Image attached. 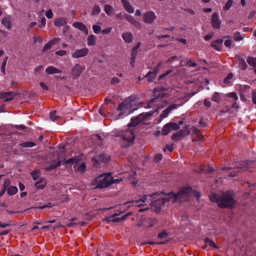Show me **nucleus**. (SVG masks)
<instances>
[{"label": "nucleus", "instance_id": "obj_1", "mask_svg": "<svg viewBox=\"0 0 256 256\" xmlns=\"http://www.w3.org/2000/svg\"><path fill=\"white\" fill-rule=\"evenodd\" d=\"M210 200L217 204L220 208H231L234 206L236 202L234 199V194L230 191H227L221 195L212 194L210 196Z\"/></svg>", "mask_w": 256, "mask_h": 256}, {"label": "nucleus", "instance_id": "obj_2", "mask_svg": "<svg viewBox=\"0 0 256 256\" xmlns=\"http://www.w3.org/2000/svg\"><path fill=\"white\" fill-rule=\"evenodd\" d=\"M132 102L133 99L130 96L120 104L115 112V114L118 113V116L114 117L115 120H119L120 118H123L124 116L128 115L132 112L128 109L132 106Z\"/></svg>", "mask_w": 256, "mask_h": 256}, {"label": "nucleus", "instance_id": "obj_3", "mask_svg": "<svg viewBox=\"0 0 256 256\" xmlns=\"http://www.w3.org/2000/svg\"><path fill=\"white\" fill-rule=\"evenodd\" d=\"M113 136L116 138L117 140L120 141L122 146L125 148L129 146L134 139V135L132 130L120 132L118 135L113 134Z\"/></svg>", "mask_w": 256, "mask_h": 256}, {"label": "nucleus", "instance_id": "obj_4", "mask_svg": "<svg viewBox=\"0 0 256 256\" xmlns=\"http://www.w3.org/2000/svg\"><path fill=\"white\" fill-rule=\"evenodd\" d=\"M192 194V188H190L186 187L182 188L177 193H169L172 196L170 198L172 202H183L187 200Z\"/></svg>", "mask_w": 256, "mask_h": 256}, {"label": "nucleus", "instance_id": "obj_5", "mask_svg": "<svg viewBox=\"0 0 256 256\" xmlns=\"http://www.w3.org/2000/svg\"><path fill=\"white\" fill-rule=\"evenodd\" d=\"M112 183V175L111 173L103 174L97 177L92 184L96 185V188H104L108 187Z\"/></svg>", "mask_w": 256, "mask_h": 256}, {"label": "nucleus", "instance_id": "obj_6", "mask_svg": "<svg viewBox=\"0 0 256 256\" xmlns=\"http://www.w3.org/2000/svg\"><path fill=\"white\" fill-rule=\"evenodd\" d=\"M152 194L154 196L150 198L152 200H150V204L158 210L160 209L166 202L170 201V198L172 196V194H165L164 196L158 198L156 197V196H159V194Z\"/></svg>", "mask_w": 256, "mask_h": 256}, {"label": "nucleus", "instance_id": "obj_7", "mask_svg": "<svg viewBox=\"0 0 256 256\" xmlns=\"http://www.w3.org/2000/svg\"><path fill=\"white\" fill-rule=\"evenodd\" d=\"M82 156L73 158L68 160H64V164H71L74 165V170L76 172H84L86 170V164L82 160Z\"/></svg>", "mask_w": 256, "mask_h": 256}, {"label": "nucleus", "instance_id": "obj_8", "mask_svg": "<svg viewBox=\"0 0 256 256\" xmlns=\"http://www.w3.org/2000/svg\"><path fill=\"white\" fill-rule=\"evenodd\" d=\"M160 98L158 97H156L150 100V102L148 104V108H153V105H154L156 108V110L154 111H150L146 113H142L140 114V115L142 116V120H144L148 117L152 116L155 112H157L158 109L162 108L163 107L162 106H160Z\"/></svg>", "mask_w": 256, "mask_h": 256}, {"label": "nucleus", "instance_id": "obj_9", "mask_svg": "<svg viewBox=\"0 0 256 256\" xmlns=\"http://www.w3.org/2000/svg\"><path fill=\"white\" fill-rule=\"evenodd\" d=\"M154 196V195L153 194H146L143 196L138 200L130 201L126 203V204H131L132 206L136 207L146 206L148 204L150 203V200H152L150 198H152Z\"/></svg>", "mask_w": 256, "mask_h": 256}, {"label": "nucleus", "instance_id": "obj_10", "mask_svg": "<svg viewBox=\"0 0 256 256\" xmlns=\"http://www.w3.org/2000/svg\"><path fill=\"white\" fill-rule=\"evenodd\" d=\"M112 105V100L111 98H106L104 100V104L102 106L100 110V114L104 116H108L110 114L108 110H110Z\"/></svg>", "mask_w": 256, "mask_h": 256}, {"label": "nucleus", "instance_id": "obj_11", "mask_svg": "<svg viewBox=\"0 0 256 256\" xmlns=\"http://www.w3.org/2000/svg\"><path fill=\"white\" fill-rule=\"evenodd\" d=\"M180 126L178 124L170 122L165 124L162 130V134L164 136L168 134L172 130H178Z\"/></svg>", "mask_w": 256, "mask_h": 256}, {"label": "nucleus", "instance_id": "obj_12", "mask_svg": "<svg viewBox=\"0 0 256 256\" xmlns=\"http://www.w3.org/2000/svg\"><path fill=\"white\" fill-rule=\"evenodd\" d=\"M157 16L153 11L146 12L143 14V21L145 24H152L156 19Z\"/></svg>", "mask_w": 256, "mask_h": 256}, {"label": "nucleus", "instance_id": "obj_13", "mask_svg": "<svg viewBox=\"0 0 256 256\" xmlns=\"http://www.w3.org/2000/svg\"><path fill=\"white\" fill-rule=\"evenodd\" d=\"M254 166V162L246 160L243 162H240L236 164V166L234 167H232L231 168H240L242 170H246L248 168L252 167Z\"/></svg>", "mask_w": 256, "mask_h": 256}, {"label": "nucleus", "instance_id": "obj_14", "mask_svg": "<svg viewBox=\"0 0 256 256\" xmlns=\"http://www.w3.org/2000/svg\"><path fill=\"white\" fill-rule=\"evenodd\" d=\"M84 70V68L80 64H75L72 70V74L73 78H78Z\"/></svg>", "mask_w": 256, "mask_h": 256}, {"label": "nucleus", "instance_id": "obj_15", "mask_svg": "<svg viewBox=\"0 0 256 256\" xmlns=\"http://www.w3.org/2000/svg\"><path fill=\"white\" fill-rule=\"evenodd\" d=\"M110 158V156L105 154L98 155L93 158V161L96 165H100L102 162H106Z\"/></svg>", "mask_w": 256, "mask_h": 256}, {"label": "nucleus", "instance_id": "obj_16", "mask_svg": "<svg viewBox=\"0 0 256 256\" xmlns=\"http://www.w3.org/2000/svg\"><path fill=\"white\" fill-rule=\"evenodd\" d=\"M148 222L145 218H140L136 224V226L138 228H146L152 226V224H150L148 226L146 224Z\"/></svg>", "mask_w": 256, "mask_h": 256}, {"label": "nucleus", "instance_id": "obj_17", "mask_svg": "<svg viewBox=\"0 0 256 256\" xmlns=\"http://www.w3.org/2000/svg\"><path fill=\"white\" fill-rule=\"evenodd\" d=\"M212 24L214 28L218 29L220 26V21L218 20V14L214 12L212 16Z\"/></svg>", "mask_w": 256, "mask_h": 256}, {"label": "nucleus", "instance_id": "obj_18", "mask_svg": "<svg viewBox=\"0 0 256 256\" xmlns=\"http://www.w3.org/2000/svg\"><path fill=\"white\" fill-rule=\"evenodd\" d=\"M88 50L87 48H84L75 50L72 54V57L74 58H78L86 56L88 53Z\"/></svg>", "mask_w": 256, "mask_h": 256}, {"label": "nucleus", "instance_id": "obj_19", "mask_svg": "<svg viewBox=\"0 0 256 256\" xmlns=\"http://www.w3.org/2000/svg\"><path fill=\"white\" fill-rule=\"evenodd\" d=\"M124 18L132 24L136 26L138 29L141 28L140 24L136 20L133 16L128 14H124Z\"/></svg>", "mask_w": 256, "mask_h": 256}, {"label": "nucleus", "instance_id": "obj_20", "mask_svg": "<svg viewBox=\"0 0 256 256\" xmlns=\"http://www.w3.org/2000/svg\"><path fill=\"white\" fill-rule=\"evenodd\" d=\"M142 115L139 114L138 116L133 117L131 118V121L128 124V126L130 128L132 126H136L138 125L142 120Z\"/></svg>", "mask_w": 256, "mask_h": 256}, {"label": "nucleus", "instance_id": "obj_21", "mask_svg": "<svg viewBox=\"0 0 256 256\" xmlns=\"http://www.w3.org/2000/svg\"><path fill=\"white\" fill-rule=\"evenodd\" d=\"M178 106V105L176 104H172L168 108L163 110L162 114H160L161 118H164L167 117L170 112L172 110L176 108Z\"/></svg>", "mask_w": 256, "mask_h": 256}, {"label": "nucleus", "instance_id": "obj_22", "mask_svg": "<svg viewBox=\"0 0 256 256\" xmlns=\"http://www.w3.org/2000/svg\"><path fill=\"white\" fill-rule=\"evenodd\" d=\"M16 96L14 92H2L0 94V98L4 99L5 101H9L12 100Z\"/></svg>", "mask_w": 256, "mask_h": 256}, {"label": "nucleus", "instance_id": "obj_23", "mask_svg": "<svg viewBox=\"0 0 256 256\" xmlns=\"http://www.w3.org/2000/svg\"><path fill=\"white\" fill-rule=\"evenodd\" d=\"M121 2L125 10L129 13L132 14L134 12V8L130 4L127 0H121Z\"/></svg>", "mask_w": 256, "mask_h": 256}, {"label": "nucleus", "instance_id": "obj_24", "mask_svg": "<svg viewBox=\"0 0 256 256\" xmlns=\"http://www.w3.org/2000/svg\"><path fill=\"white\" fill-rule=\"evenodd\" d=\"M73 26L76 28H77L81 31L84 32L87 35L88 34V28L84 24L80 22H75L74 23Z\"/></svg>", "mask_w": 256, "mask_h": 256}, {"label": "nucleus", "instance_id": "obj_25", "mask_svg": "<svg viewBox=\"0 0 256 256\" xmlns=\"http://www.w3.org/2000/svg\"><path fill=\"white\" fill-rule=\"evenodd\" d=\"M223 40L221 39H218L211 44V46L218 51H220L222 48Z\"/></svg>", "mask_w": 256, "mask_h": 256}, {"label": "nucleus", "instance_id": "obj_26", "mask_svg": "<svg viewBox=\"0 0 256 256\" xmlns=\"http://www.w3.org/2000/svg\"><path fill=\"white\" fill-rule=\"evenodd\" d=\"M46 184V182L44 178H40L38 181L36 182L34 186L38 189L42 190L43 189Z\"/></svg>", "mask_w": 256, "mask_h": 256}, {"label": "nucleus", "instance_id": "obj_27", "mask_svg": "<svg viewBox=\"0 0 256 256\" xmlns=\"http://www.w3.org/2000/svg\"><path fill=\"white\" fill-rule=\"evenodd\" d=\"M60 42V38H55L46 44L43 48L42 51L44 52L50 49L52 46Z\"/></svg>", "mask_w": 256, "mask_h": 256}, {"label": "nucleus", "instance_id": "obj_28", "mask_svg": "<svg viewBox=\"0 0 256 256\" xmlns=\"http://www.w3.org/2000/svg\"><path fill=\"white\" fill-rule=\"evenodd\" d=\"M124 40L127 43L132 42L133 40L132 34L130 32H126L122 34V35Z\"/></svg>", "mask_w": 256, "mask_h": 256}, {"label": "nucleus", "instance_id": "obj_29", "mask_svg": "<svg viewBox=\"0 0 256 256\" xmlns=\"http://www.w3.org/2000/svg\"><path fill=\"white\" fill-rule=\"evenodd\" d=\"M68 22V20L65 18H60L56 19L54 22V26H60L64 25Z\"/></svg>", "mask_w": 256, "mask_h": 256}, {"label": "nucleus", "instance_id": "obj_30", "mask_svg": "<svg viewBox=\"0 0 256 256\" xmlns=\"http://www.w3.org/2000/svg\"><path fill=\"white\" fill-rule=\"evenodd\" d=\"M46 72L48 74H60L61 70L52 66H48L46 69Z\"/></svg>", "mask_w": 256, "mask_h": 256}, {"label": "nucleus", "instance_id": "obj_31", "mask_svg": "<svg viewBox=\"0 0 256 256\" xmlns=\"http://www.w3.org/2000/svg\"><path fill=\"white\" fill-rule=\"evenodd\" d=\"M62 160V159L58 156L56 161L55 162V160H54L52 162L50 167L49 168H47L46 170H52V169L60 166Z\"/></svg>", "mask_w": 256, "mask_h": 256}, {"label": "nucleus", "instance_id": "obj_32", "mask_svg": "<svg viewBox=\"0 0 256 256\" xmlns=\"http://www.w3.org/2000/svg\"><path fill=\"white\" fill-rule=\"evenodd\" d=\"M132 212H128L123 216L120 218H114V216L117 215L116 214H113V222H119L124 220H126L132 214Z\"/></svg>", "mask_w": 256, "mask_h": 256}, {"label": "nucleus", "instance_id": "obj_33", "mask_svg": "<svg viewBox=\"0 0 256 256\" xmlns=\"http://www.w3.org/2000/svg\"><path fill=\"white\" fill-rule=\"evenodd\" d=\"M156 76V72H149L144 77L147 78L148 82L150 83L154 81Z\"/></svg>", "mask_w": 256, "mask_h": 256}, {"label": "nucleus", "instance_id": "obj_34", "mask_svg": "<svg viewBox=\"0 0 256 256\" xmlns=\"http://www.w3.org/2000/svg\"><path fill=\"white\" fill-rule=\"evenodd\" d=\"M87 40L88 46H94L96 44V38L94 35L92 34L88 37Z\"/></svg>", "mask_w": 256, "mask_h": 256}, {"label": "nucleus", "instance_id": "obj_35", "mask_svg": "<svg viewBox=\"0 0 256 256\" xmlns=\"http://www.w3.org/2000/svg\"><path fill=\"white\" fill-rule=\"evenodd\" d=\"M2 24L8 29H10L11 27L10 18V16H6L2 20Z\"/></svg>", "mask_w": 256, "mask_h": 256}, {"label": "nucleus", "instance_id": "obj_36", "mask_svg": "<svg viewBox=\"0 0 256 256\" xmlns=\"http://www.w3.org/2000/svg\"><path fill=\"white\" fill-rule=\"evenodd\" d=\"M184 138L180 131H178L172 134V139L175 141H179Z\"/></svg>", "mask_w": 256, "mask_h": 256}, {"label": "nucleus", "instance_id": "obj_37", "mask_svg": "<svg viewBox=\"0 0 256 256\" xmlns=\"http://www.w3.org/2000/svg\"><path fill=\"white\" fill-rule=\"evenodd\" d=\"M18 192V188L14 186H10L7 189V192L10 195H14Z\"/></svg>", "mask_w": 256, "mask_h": 256}, {"label": "nucleus", "instance_id": "obj_38", "mask_svg": "<svg viewBox=\"0 0 256 256\" xmlns=\"http://www.w3.org/2000/svg\"><path fill=\"white\" fill-rule=\"evenodd\" d=\"M238 66L242 70H245L248 66L246 62L242 58H239Z\"/></svg>", "mask_w": 256, "mask_h": 256}, {"label": "nucleus", "instance_id": "obj_39", "mask_svg": "<svg viewBox=\"0 0 256 256\" xmlns=\"http://www.w3.org/2000/svg\"><path fill=\"white\" fill-rule=\"evenodd\" d=\"M204 242L206 244L208 245L209 246H210L211 247H212V248H218V246L215 244L214 242L208 238H206L204 239Z\"/></svg>", "mask_w": 256, "mask_h": 256}, {"label": "nucleus", "instance_id": "obj_40", "mask_svg": "<svg viewBox=\"0 0 256 256\" xmlns=\"http://www.w3.org/2000/svg\"><path fill=\"white\" fill-rule=\"evenodd\" d=\"M247 62L252 66H256V58L248 57L247 58Z\"/></svg>", "mask_w": 256, "mask_h": 256}, {"label": "nucleus", "instance_id": "obj_41", "mask_svg": "<svg viewBox=\"0 0 256 256\" xmlns=\"http://www.w3.org/2000/svg\"><path fill=\"white\" fill-rule=\"evenodd\" d=\"M221 98L220 96V94L218 92H216L214 95L212 96V100L214 102H220V101Z\"/></svg>", "mask_w": 256, "mask_h": 256}, {"label": "nucleus", "instance_id": "obj_42", "mask_svg": "<svg viewBox=\"0 0 256 256\" xmlns=\"http://www.w3.org/2000/svg\"><path fill=\"white\" fill-rule=\"evenodd\" d=\"M100 8L98 5H94L93 7L92 14L93 16L98 15L100 12Z\"/></svg>", "mask_w": 256, "mask_h": 256}, {"label": "nucleus", "instance_id": "obj_43", "mask_svg": "<svg viewBox=\"0 0 256 256\" xmlns=\"http://www.w3.org/2000/svg\"><path fill=\"white\" fill-rule=\"evenodd\" d=\"M180 131L182 134L183 135L184 138L186 136H188L190 134V128L188 126H186L184 128L180 130Z\"/></svg>", "mask_w": 256, "mask_h": 256}, {"label": "nucleus", "instance_id": "obj_44", "mask_svg": "<svg viewBox=\"0 0 256 256\" xmlns=\"http://www.w3.org/2000/svg\"><path fill=\"white\" fill-rule=\"evenodd\" d=\"M187 60V63L186 65L190 67H194L197 66V64L194 62V60H192L191 58H186Z\"/></svg>", "mask_w": 256, "mask_h": 256}, {"label": "nucleus", "instance_id": "obj_45", "mask_svg": "<svg viewBox=\"0 0 256 256\" xmlns=\"http://www.w3.org/2000/svg\"><path fill=\"white\" fill-rule=\"evenodd\" d=\"M8 59V56L5 57L3 59V62H2V67H1V71L3 74H5V68H6V64Z\"/></svg>", "mask_w": 256, "mask_h": 256}, {"label": "nucleus", "instance_id": "obj_46", "mask_svg": "<svg viewBox=\"0 0 256 256\" xmlns=\"http://www.w3.org/2000/svg\"><path fill=\"white\" fill-rule=\"evenodd\" d=\"M40 172L39 170H34L31 173V175L32 177L34 180H36L38 179L40 176Z\"/></svg>", "mask_w": 256, "mask_h": 256}, {"label": "nucleus", "instance_id": "obj_47", "mask_svg": "<svg viewBox=\"0 0 256 256\" xmlns=\"http://www.w3.org/2000/svg\"><path fill=\"white\" fill-rule=\"evenodd\" d=\"M22 147L32 148L36 146V144L32 142H25L22 144Z\"/></svg>", "mask_w": 256, "mask_h": 256}, {"label": "nucleus", "instance_id": "obj_48", "mask_svg": "<svg viewBox=\"0 0 256 256\" xmlns=\"http://www.w3.org/2000/svg\"><path fill=\"white\" fill-rule=\"evenodd\" d=\"M104 10L108 15H111L112 14V8L110 5L106 4L104 6Z\"/></svg>", "mask_w": 256, "mask_h": 256}, {"label": "nucleus", "instance_id": "obj_49", "mask_svg": "<svg viewBox=\"0 0 256 256\" xmlns=\"http://www.w3.org/2000/svg\"><path fill=\"white\" fill-rule=\"evenodd\" d=\"M233 2V0H228V2L226 4L225 6H224V8L226 10H228L232 6Z\"/></svg>", "mask_w": 256, "mask_h": 256}, {"label": "nucleus", "instance_id": "obj_50", "mask_svg": "<svg viewBox=\"0 0 256 256\" xmlns=\"http://www.w3.org/2000/svg\"><path fill=\"white\" fill-rule=\"evenodd\" d=\"M234 38L235 40L236 41H240L242 40L243 38L241 36L240 32H236L234 33Z\"/></svg>", "mask_w": 256, "mask_h": 256}, {"label": "nucleus", "instance_id": "obj_51", "mask_svg": "<svg viewBox=\"0 0 256 256\" xmlns=\"http://www.w3.org/2000/svg\"><path fill=\"white\" fill-rule=\"evenodd\" d=\"M168 235V234L166 230H163L161 232L158 234V237L159 238L162 239L166 238Z\"/></svg>", "mask_w": 256, "mask_h": 256}, {"label": "nucleus", "instance_id": "obj_52", "mask_svg": "<svg viewBox=\"0 0 256 256\" xmlns=\"http://www.w3.org/2000/svg\"><path fill=\"white\" fill-rule=\"evenodd\" d=\"M92 29L95 34H98L100 32L101 27L100 26L94 24L92 26Z\"/></svg>", "mask_w": 256, "mask_h": 256}, {"label": "nucleus", "instance_id": "obj_53", "mask_svg": "<svg viewBox=\"0 0 256 256\" xmlns=\"http://www.w3.org/2000/svg\"><path fill=\"white\" fill-rule=\"evenodd\" d=\"M252 102L256 104V88L253 90L252 92Z\"/></svg>", "mask_w": 256, "mask_h": 256}, {"label": "nucleus", "instance_id": "obj_54", "mask_svg": "<svg viewBox=\"0 0 256 256\" xmlns=\"http://www.w3.org/2000/svg\"><path fill=\"white\" fill-rule=\"evenodd\" d=\"M233 76V74L232 73H230L226 78H225L224 80V82L226 84L230 83V80L232 79Z\"/></svg>", "mask_w": 256, "mask_h": 256}, {"label": "nucleus", "instance_id": "obj_55", "mask_svg": "<svg viewBox=\"0 0 256 256\" xmlns=\"http://www.w3.org/2000/svg\"><path fill=\"white\" fill-rule=\"evenodd\" d=\"M50 120H52V121H54L58 118V116L56 115V111L52 112L50 114Z\"/></svg>", "mask_w": 256, "mask_h": 256}, {"label": "nucleus", "instance_id": "obj_56", "mask_svg": "<svg viewBox=\"0 0 256 256\" xmlns=\"http://www.w3.org/2000/svg\"><path fill=\"white\" fill-rule=\"evenodd\" d=\"M168 150L170 152H171L174 150L173 144H166L165 148H164V151H166V150Z\"/></svg>", "mask_w": 256, "mask_h": 256}, {"label": "nucleus", "instance_id": "obj_57", "mask_svg": "<svg viewBox=\"0 0 256 256\" xmlns=\"http://www.w3.org/2000/svg\"><path fill=\"white\" fill-rule=\"evenodd\" d=\"M162 158V155L160 154H157L154 156V160L156 162L160 161Z\"/></svg>", "mask_w": 256, "mask_h": 256}, {"label": "nucleus", "instance_id": "obj_58", "mask_svg": "<svg viewBox=\"0 0 256 256\" xmlns=\"http://www.w3.org/2000/svg\"><path fill=\"white\" fill-rule=\"evenodd\" d=\"M162 64V62H160L154 68L153 72H156V74H157V73L158 72L160 66Z\"/></svg>", "mask_w": 256, "mask_h": 256}, {"label": "nucleus", "instance_id": "obj_59", "mask_svg": "<svg viewBox=\"0 0 256 256\" xmlns=\"http://www.w3.org/2000/svg\"><path fill=\"white\" fill-rule=\"evenodd\" d=\"M228 96L230 98H233L234 100H238V97L235 92H230L228 94Z\"/></svg>", "mask_w": 256, "mask_h": 256}, {"label": "nucleus", "instance_id": "obj_60", "mask_svg": "<svg viewBox=\"0 0 256 256\" xmlns=\"http://www.w3.org/2000/svg\"><path fill=\"white\" fill-rule=\"evenodd\" d=\"M46 16L48 18H52L53 16V13L51 10H49L46 12Z\"/></svg>", "mask_w": 256, "mask_h": 256}, {"label": "nucleus", "instance_id": "obj_61", "mask_svg": "<svg viewBox=\"0 0 256 256\" xmlns=\"http://www.w3.org/2000/svg\"><path fill=\"white\" fill-rule=\"evenodd\" d=\"M138 48V46L132 49V50L131 53V56H132V58H136V55L137 54Z\"/></svg>", "mask_w": 256, "mask_h": 256}, {"label": "nucleus", "instance_id": "obj_62", "mask_svg": "<svg viewBox=\"0 0 256 256\" xmlns=\"http://www.w3.org/2000/svg\"><path fill=\"white\" fill-rule=\"evenodd\" d=\"M224 44L226 46L230 48L232 44V40L230 39L227 40H225Z\"/></svg>", "mask_w": 256, "mask_h": 256}, {"label": "nucleus", "instance_id": "obj_63", "mask_svg": "<svg viewBox=\"0 0 256 256\" xmlns=\"http://www.w3.org/2000/svg\"><path fill=\"white\" fill-rule=\"evenodd\" d=\"M46 20L44 18H41L40 22V24H39V27L42 28L44 26L46 25Z\"/></svg>", "mask_w": 256, "mask_h": 256}, {"label": "nucleus", "instance_id": "obj_64", "mask_svg": "<svg viewBox=\"0 0 256 256\" xmlns=\"http://www.w3.org/2000/svg\"><path fill=\"white\" fill-rule=\"evenodd\" d=\"M178 60V58L176 56H172L170 58H169L166 62V63L172 62L174 60Z\"/></svg>", "mask_w": 256, "mask_h": 256}]
</instances>
